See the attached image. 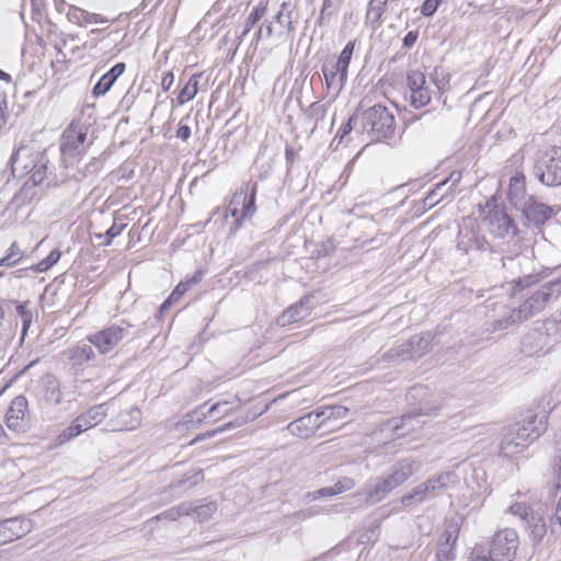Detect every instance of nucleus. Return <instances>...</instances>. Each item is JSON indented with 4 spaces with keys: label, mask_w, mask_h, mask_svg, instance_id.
Wrapping results in <instances>:
<instances>
[{
    "label": "nucleus",
    "mask_w": 561,
    "mask_h": 561,
    "mask_svg": "<svg viewBox=\"0 0 561 561\" xmlns=\"http://www.w3.org/2000/svg\"><path fill=\"white\" fill-rule=\"evenodd\" d=\"M450 536L447 537L446 543L439 548V550L436 553L437 561H449L454 559V554L451 552V548H449L448 541Z\"/></svg>",
    "instance_id": "13d9d810"
},
{
    "label": "nucleus",
    "mask_w": 561,
    "mask_h": 561,
    "mask_svg": "<svg viewBox=\"0 0 561 561\" xmlns=\"http://www.w3.org/2000/svg\"><path fill=\"white\" fill-rule=\"evenodd\" d=\"M10 162L13 175L30 174L28 181H32L33 185H39L46 179L49 161L39 150L19 148L12 154Z\"/></svg>",
    "instance_id": "7ed1b4c3"
},
{
    "label": "nucleus",
    "mask_w": 561,
    "mask_h": 561,
    "mask_svg": "<svg viewBox=\"0 0 561 561\" xmlns=\"http://www.w3.org/2000/svg\"><path fill=\"white\" fill-rule=\"evenodd\" d=\"M323 414L324 422L331 419H344L348 413V409L342 405L336 407H327L321 410Z\"/></svg>",
    "instance_id": "8fccbe9b"
},
{
    "label": "nucleus",
    "mask_w": 561,
    "mask_h": 561,
    "mask_svg": "<svg viewBox=\"0 0 561 561\" xmlns=\"http://www.w3.org/2000/svg\"><path fill=\"white\" fill-rule=\"evenodd\" d=\"M110 402L95 404L79 414L69 426L62 430L54 439L53 447L61 446L78 437L89 428L100 424L107 415Z\"/></svg>",
    "instance_id": "0eeeda50"
},
{
    "label": "nucleus",
    "mask_w": 561,
    "mask_h": 561,
    "mask_svg": "<svg viewBox=\"0 0 561 561\" xmlns=\"http://www.w3.org/2000/svg\"><path fill=\"white\" fill-rule=\"evenodd\" d=\"M203 276H204V272L202 270H197L194 272V274L190 278H186L185 280H182V282L187 283V287L191 288L192 286L199 283L202 280Z\"/></svg>",
    "instance_id": "0e129e2a"
},
{
    "label": "nucleus",
    "mask_w": 561,
    "mask_h": 561,
    "mask_svg": "<svg viewBox=\"0 0 561 561\" xmlns=\"http://www.w3.org/2000/svg\"><path fill=\"white\" fill-rule=\"evenodd\" d=\"M317 514H318V512L314 511L313 508H306V510H300V511L295 512L293 514V517L300 519V520H305V519L313 517Z\"/></svg>",
    "instance_id": "680f3d73"
},
{
    "label": "nucleus",
    "mask_w": 561,
    "mask_h": 561,
    "mask_svg": "<svg viewBox=\"0 0 561 561\" xmlns=\"http://www.w3.org/2000/svg\"><path fill=\"white\" fill-rule=\"evenodd\" d=\"M419 34L416 31H410L405 34L402 41V45L405 48H411L417 41Z\"/></svg>",
    "instance_id": "052dcab7"
},
{
    "label": "nucleus",
    "mask_w": 561,
    "mask_h": 561,
    "mask_svg": "<svg viewBox=\"0 0 561 561\" xmlns=\"http://www.w3.org/2000/svg\"><path fill=\"white\" fill-rule=\"evenodd\" d=\"M267 11V3L266 2H259L257 5H255L250 14L248 15L244 28L240 34L236 36L237 45L239 46L244 37L249 34V32L253 28V26L266 14Z\"/></svg>",
    "instance_id": "e433bc0d"
},
{
    "label": "nucleus",
    "mask_w": 561,
    "mask_h": 561,
    "mask_svg": "<svg viewBox=\"0 0 561 561\" xmlns=\"http://www.w3.org/2000/svg\"><path fill=\"white\" fill-rule=\"evenodd\" d=\"M192 514V502H183L178 506L171 507L170 510L164 511L159 514L157 519H170L176 520L181 516H190Z\"/></svg>",
    "instance_id": "a19ab883"
},
{
    "label": "nucleus",
    "mask_w": 561,
    "mask_h": 561,
    "mask_svg": "<svg viewBox=\"0 0 561 561\" xmlns=\"http://www.w3.org/2000/svg\"><path fill=\"white\" fill-rule=\"evenodd\" d=\"M93 345L85 339L65 351L67 359L75 366L82 365L95 358Z\"/></svg>",
    "instance_id": "2f4dec72"
},
{
    "label": "nucleus",
    "mask_w": 561,
    "mask_h": 561,
    "mask_svg": "<svg viewBox=\"0 0 561 561\" xmlns=\"http://www.w3.org/2000/svg\"><path fill=\"white\" fill-rule=\"evenodd\" d=\"M461 180L460 172H451L450 175L440 181L435 187L427 193L423 204L425 207L432 208L443 201H450L456 192V186Z\"/></svg>",
    "instance_id": "a211bd4d"
},
{
    "label": "nucleus",
    "mask_w": 561,
    "mask_h": 561,
    "mask_svg": "<svg viewBox=\"0 0 561 561\" xmlns=\"http://www.w3.org/2000/svg\"><path fill=\"white\" fill-rule=\"evenodd\" d=\"M5 425L14 432H24L28 425V402L24 396H18L5 413Z\"/></svg>",
    "instance_id": "f3484780"
},
{
    "label": "nucleus",
    "mask_w": 561,
    "mask_h": 561,
    "mask_svg": "<svg viewBox=\"0 0 561 561\" xmlns=\"http://www.w3.org/2000/svg\"><path fill=\"white\" fill-rule=\"evenodd\" d=\"M524 213L528 221L539 226L543 225L553 215V210L550 206L540 203L534 198V196L525 203V206L519 208Z\"/></svg>",
    "instance_id": "a878e982"
},
{
    "label": "nucleus",
    "mask_w": 561,
    "mask_h": 561,
    "mask_svg": "<svg viewBox=\"0 0 561 561\" xmlns=\"http://www.w3.org/2000/svg\"><path fill=\"white\" fill-rule=\"evenodd\" d=\"M516 432L512 426H510L500 445V454L504 457H513L519 453H522L528 444L525 443V439L515 434Z\"/></svg>",
    "instance_id": "473e14b6"
},
{
    "label": "nucleus",
    "mask_w": 561,
    "mask_h": 561,
    "mask_svg": "<svg viewBox=\"0 0 561 561\" xmlns=\"http://www.w3.org/2000/svg\"><path fill=\"white\" fill-rule=\"evenodd\" d=\"M421 468V463L412 458H404L398 461L388 476L382 477L389 486L394 490L408 481Z\"/></svg>",
    "instance_id": "412c9836"
},
{
    "label": "nucleus",
    "mask_w": 561,
    "mask_h": 561,
    "mask_svg": "<svg viewBox=\"0 0 561 561\" xmlns=\"http://www.w3.org/2000/svg\"><path fill=\"white\" fill-rule=\"evenodd\" d=\"M421 468V463L412 458H404L398 461L388 476L382 477L389 486L394 490L408 481Z\"/></svg>",
    "instance_id": "4be33fe9"
},
{
    "label": "nucleus",
    "mask_w": 561,
    "mask_h": 561,
    "mask_svg": "<svg viewBox=\"0 0 561 561\" xmlns=\"http://www.w3.org/2000/svg\"><path fill=\"white\" fill-rule=\"evenodd\" d=\"M295 10V5L289 1H284L280 3L277 13L273 16V21L279 26L286 30L288 35H291L295 31L293 12Z\"/></svg>",
    "instance_id": "c9c22d12"
},
{
    "label": "nucleus",
    "mask_w": 561,
    "mask_h": 561,
    "mask_svg": "<svg viewBox=\"0 0 561 561\" xmlns=\"http://www.w3.org/2000/svg\"><path fill=\"white\" fill-rule=\"evenodd\" d=\"M187 283L180 282L171 295L169 296V302H176L188 290Z\"/></svg>",
    "instance_id": "6e6d98bb"
},
{
    "label": "nucleus",
    "mask_w": 561,
    "mask_h": 561,
    "mask_svg": "<svg viewBox=\"0 0 561 561\" xmlns=\"http://www.w3.org/2000/svg\"><path fill=\"white\" fill-rule=\"evenodd\" d=\"M201 76V73L193 75L186 84L180 90L176 98L179 105H183L195 98L198 92V79Z\"/></svg>",
    "instance_id": "58836bf2"
},
{
    "label": "nucleus",
    "mask_w": 561,
    "mask_h": 561,
    "mask_svg": "<svg viewBox=\"0 0 561 561\" xmlns=\"http://www.w3.org/2000/svg\"><path fill=\"white\" fill-rule=\"evenodd\" d=\"M457 482V474L453 471L434 474L412 489L410 493L403 495L401 503L404 506L423 503L438 496L445 490L454 486Z\"/></svg>",
    "instance_id": "39448f33"
},
{
    "label": "nucleus",
    "mask_w": 561,
    "mask_h": 561,
    "mask_svg": "<svg viewBox=\"0 0 561 561\" xmlns=\"http://www.w3.org/2000/svg\"><path fill=\"white\" fill-rule=\"evenodd\" d=\"M486 207L489 208V211L484 217V221L486 222L491 234L500 239L517 236L518 227L507 215L504 207L500 205H493L491 207L490 203L486 204Z\"/></svg>",
    "instance_id": "2eb2a0df"
},
{
    "label": "nucleus",
    "mask_w": 561,
    "mask_h": 561,
    "mask_svg": "<svg viewBox=\"0 0 561 561\" xmlns=\"http://www.w3.org/2000/svg\"><path fill=\"white\" fill-rule=\"evenodd\" d=\"M141 411L137 407L121 411L116 417L111 420L114 431H133L140 425Z\"/></svg>",
    "instance_id": "bb28decb"
},
{
    "label": "nucleus",
    "mask_w": 561,
    "mask_h": 561,
    "mask_svg": "<svg viewBox=\"0 0 561 561\" xmlns=\"http://www.w3.org/2000/svg\"><path fill=\"white\" fill-rule=\"evenodd\" d=\"M438 0H425L421 7V13L424 16H432L438 9Z\"/></svg>",
    "instance_id": "5fc2aeb1"
},
{
    "label": "nucleus",
    "mask_w": 561,
    "mask_h": 561,
    "mask_svg": "<svg viewBox=\"0 0 561 561\" xmlns=\"http://www.w3.org/2000/svg\"><path fill=\"white\" fill-rule=\"evenodd\" d=\"M508 512L520 518L525 524L530 540L537 545L547 534V525L543 517L535 512L529 505L516 502L508 507Z\"/></svg>",
    "instance_id": "f8f14e48"
},
{
    "label": "nucleus",
    "mask_w": 561,
    "mask_h": 561,
    "mask_svg": "<svg viewBox=\"0 0 561 561\" xmlns=\"http://www.w3.org/2000/svg\"><path fill=\"white\" fill-rule=\"evenodd\" d=\"M530 257L523 252V247L518 240L504 250L500 255L494 250H490L485 261L486 271L501 275L505 279H511L518 287L527 286L533 278L528 274Z\"/></svg>",
    "instance_id": "f257e3e1"
},
{
    "label": "nucleus",
    "mask_w": 561,
    "mask_h": 561,
    "mask_svg": "<svg viewBox=\"0 0 561 561\" xmlns=\"http://www.w3.org/2000/svg\"><path fill=\"white\" fill-rule=\"evenodd\" d=\"M203 479H204L203 473L201 471H197V472H194L192 476L186 474L184 479L179 480L176 483H172L170 486L179 488L181 485H184L187 481L193 480L190 483V486H192V485H195L196 483H198L199 481H202Z\"/></svg>",
    "instance_id": "864d4df0"
},
{
    "label": "nucleus",
    "mask_w": 561,
    "mask_h": 561,
    "mask_svg": "<svg viewBox=\"0 0 561 561\" xmlns=\"http://www.w3.org/2000/svg\"><path fill=\"white\" fill-rule=\"evenodd\" d=\"M256 191L257 184L254 183L250 192H248V186H245L241 187L232 195L226 209V216H231L234 219L231 228L233 232L241 227L243 220L250 219L255 214Z\"/></svg>",
    "instance_id": "1a4fd4ad"
},
{
    "label": "nucleus",
    "mask_w": 561,
    "mask_h": 561,
    "mask_svg": "<svg viewBox=\"0 0 561 561\" xmlns=\"http://www.w3.org/2000/svg\"><path fill=\"white\" fill-rule=\"evenodd\" d=\"M535 175L547 186L561 185V147L546 150L534 167Z\"/></svg>",
    "instance_id": "9d476101"
},
{
    "label": "nucleus",
    "mask_w": 561,
    "mask_h": 561,
    "mask_svg": "<svg viewBox=\"0 0 561 561\" xmlns=\"http://www.w3.org/2000/svg\"><path fill=\"white\" fill-rule=\"evenodd\" d=\"M343 0H323V4L318 19L319 25L327 24L328 18H330L333 14H336Z\"/></svg>",
    "instance_id": "79ce46f5"
},
{
    "label": "nucleus",
    "mask_w": 561,
    "mask_h": 561,
    "mask_svg": "<svg viewBox=\"0 0 561 561\" xmlns=\"http://www.w3.org/2000/svg\"><path fill=\"white\" fill-rule=\"evenodd\" d=\"M456 247L458 251L465 254H469L473 251L486 253V260L490 250H493L485 237L481 233L477 221L471 218L465 219L460 225Z\"/></svg>",
    "instance_id": "9b49d317"
},
{
    "label": "nucleus",
    "mask_w": 561,
    "mask_h": 561,
    "mask_svg": "<svg viewBox=\"0 0 561 561\" xmlns=\"http://www.w3.org/2000/svg\"><path fill=\"white\" fill-rule=\"evenodd\" d=\"M89 127L79 122H72L61 134L60 153L62 161L68 164L78 162L87 152L92 141H88Z\"/></svg>",
    "instance_id": "423d86ee"
},
{
    "label": "nucleus",
    "mask_w": 561,
    "mask_h": 561,
    "mask_svg": "<svg viewBox=\"0 0 561 561\" xmlns=\"http://www.w3.org/2000/svg\"><path fill=\"white\" fill-rule=\"evenodd\" d=\"M355 486L354 479L350 477H342L340 478L334 485L331 486H324L321 489H318L316 491L307 492L304 495V500L306 503L313 502L323 497H331L341 493H344L346 491L352 490Z\"/></svg>",
    "instance_id": "b1692460"
},
{
    "label": "nucleus",
    "mask_w": 561,
    "mask_h": 561,
    "mask_svg": "<svg viewBox=\"0 0 561 561\" xmlns=\"http://www.w3.org/2000/svg\"><path fill=\"white\" fill-rule=\"evenodd\" d=\"M321 70L327 89H333L336 93H340L347 81V70L341 68L336 61L325 62Z\"/></svg>",
    "instance_id": "393cba45"
},
{
    "label": "nucleus",
    "mask_w": 561,
    "mask_h": 561,
    "mask_svg": "<svg viewBox=\"0 0 561 561\" xmlns=\"http://www.w3.org/2000/svg\"><path fill=\"white\" fill-rule=\"evenodd\" d=\"M32 530V522L22 517L0 522V546L19 539Z\"/></svg>",
    "instance_id": "5701e85b"
},
{
    "label": "nucleus",
    "mask_w": 561,
    "mask_h": 561,
    "mask_svg": "<svg viewBox=\"0 0 561 561\" xmlns=\"http://www.w3.org/2000/svg\"><path fill=\"white\" fill-rule=\"evenodd\" d=\"M217 511V505L214 502L204 503L198 501L196 504L192 502V514L195 519L204 522L209 519L213 514Z\"/></svg>",
    "instance_id": "ea45409f"
},
{
    "label": "nucleus",
    "mask_w": 561,
    "mask_h": 561,
    "mask_svg": "<svg viewBox=\"0 0 561 561\" xmlns=\"http://www.w3.org/2000/svg\"><path fill=\"white\" fill-rule=\"evenodd\" d=\"M274 28H273V22L272 21H265L259 30L254 33V41L255 43H259L263 38H268L273 35Z\"/></svg>",
    "instance_id": "603ef678"
},
{
    "label": "nucleus",
    "mask_w": 561,
    "mask_h": 561,
    "mask_svg": "<svg viewBox=\"0 0 561 561\" xmlns=\"http://www.w3.org/2000/svg\"><path fill=\"white\" fill-rule=\"evenodd\" d=\"M386 0H370L366 11V22L371 25L374 30L380 26L381 18L386 10Z\"/></svg>",
    "instance_id": "4c0bfd02"
},
{
    "label": "nucleus",
    "mask_w": 561,
    "mask_h": 561,
    "mask_svg": "<svg viewBox=\"0 0 561 561\" xmlns=\"http://www.w3.org/2000/svg\"><path fill=\"white\" fill-rule=\"evenodd\" d=\"M356 118L354 116H351L350 119L341 127V129L337 133V136L342 140L346 135H348L353 128V122Z\"/></svg>",
    "instance_id": "e2e57ef3"
},
{
    "label": "nucleus",
    "mask_w": 561,
    "mask_h": 561,
    "mask_svg": "<svg viewBox=\"0 0 561 561\" xmlns=\"http://www.w3.org/2000/svg\"><path fill=\"white\" fill-rule=\"evenodd\" d=\"M392 489L389 486V483L382 478L378 477L373 481H369L365 485V503L368 505H374L382 501Z\"/></svg>",
    "instance_id": "7c9ffc66"
},
{
    "label": "nucleus",
    "mask_w": 561,
    "mask_h": 561,
    "mask_svg": "<svg viewBox=\"0 0 561 561\" xmlns=\"http://www.w3.org/2000/svg\"><path fill=\"white\" fill-rule=\"evenodd\" d=\"M227 401H221L209 407L207 414L210 417L219 419L226 414H228L230 408Z\"/></svg>",
    "instance_id": "3c124183"
},
{
    "label": "nucleus",
    "mask_w": 561,
    "mask_h": 561,
    "mask_svg": "<svg viewBox=\"0 0 561 561\" xmlns=\"http://www.w3.org/2000/svg\"><path fill=\"white\" fill-rule=\"evenodd\" d=\"M67 18L70 22L84 25V24H99L108 22L107 19L103 18L98 13H91L75 5H69L67 11Z\"/></svg>",
    "instance_id": "f704fd0d"
},
{
    "label": "nucleus",
    "mask_w": 561,
    "mask_h": 561,
    "mask_svg": "<svg viewBox=\"0 0 561 561\" xmlns=\"http://www.w3.org/2000/svg\"><path fill=\"white\" fill-rule=\"evenodd\" d=\"M9 118V102L4 95L0 96V129L5 126Z\"/></svg>",
    "instance_id": "4d7b16f0"
},
{
    "label": "nucleus",
    "mask_w": 561,
    "mask_h": 561,
    "mask_svg": "<svg viewBox=\"0 0 561 561\" xmlns=\"http://www.w3.org/2000/svg\"><path fill=\"white\" fill-rule=\"evenodd\" d=\"M518 546L519 537L515 529H501L492 538L489 557L494 561H514Z\"/></svg>",
    "instance_id": "ddd939ff"
},
{
    "label": "nucleus",
    "mask_w": 561,
    "mask_h": 561,
    "mask_svg": "<svg viewBox=\"0 0 561 561\" xmlns=\"http://www.w3.org/2000/svg\"><path fill=\"white\" fill-rule=\"evenodd\" d=\"M134 325L130 322L121 319L105 325L100 331L90 333L87 336V340L101 355H105L116 348L122 342L134 339Z\"/></svg>",
    "instance_id": "20e7f679"
},
{
    "label": "nucleus",
    "mask_w": 561,
    "mask_h": 561,
    "mask_svg": "<svg viewBox=\"0 0 561 561\" xmlns=\"http://www.w3.org/2000/svg\"><path fill=\"white\" fill-rule=\"evenodd\" d=\"M7 255H10V259L19 263L23 257V251L20 249L16 242H13L7 250Z\"/></svg>",
    "instance_id": "bf43d9fd"
},
{
    "label": "nucleus",
    "mask_w": 561,
    "mask_h": 561,
    "mask_svg": "<svg viewBox=\"0 0 561 561\" xmlns=\"http://www.w3.org/2000/svg\"><path fill=\"white\" fill-rule=\"evenodd\" d=\"M434 336L430 332L414 335L409 341L390 348L387 355L389 358L400 360H415L430 352Z\"/></svg>",
    "instance_id": "4468645a"
},
{
    "label": "nucleus",
    "mask_w": 561,
    "mask_h": 561,
    "mask_svg": "<svg viewBox=\"0 0 561 561\" xmlns=\"http://www.w3.org/2000/svg\"><path fill=\"white\" fill-rule=\"evenodd\" d=\"M60 256L61 252L59 250H53L45 259L31 268L37 273L46 272L59 261Z\"/></svg>",
    "instance_id": "37998d69"
},
{
    "label": "nucleus",
    "mask_w": 561,
    "mask_h": 561,
    "mask_svg": "<svg viewBox=\"0 0 561 561\" xmlns=\"http://www.w3.org/2000/svg\"><path fill=\"white\" fill-rule=\"evenodd\" d=\"M507 196L516 209L525 206V203L533 196L526 194L525 175L516 173L510 180Z\"/></svg>",
    "instance_id": "cd10ccee"
},
{
    "label": "nucleus",
    "mask_w": 561,
    "mask_h": 561,
    "mask_svg": "<svg viewBox=\"0 0 561 561\" xmlns=\"http://www.w3.org/2000/svg\"><path fill=\"white\" fill-rule=\"evenodd\" d=\"M41 400L48 407H57L62 402L60 382L55 376L44 377Z\"/></svg>",
    "instance_id": "c85d7f7f"
},
{
    "label": "nucleus",
    "mask_w": 561,
    "mask_h": 561,
    "mask_svg": "<svg viewBox=\"0 0 561 561\" xmlns=\"http://www.w3.org/2000/svg\"><path fill=\"white\" fill-rule=\"evenodd\" d=\"M424 415H426V413L422 411L411 412L400 419L389 421L388 426L391 428L396 437H407L420 431L424 426L425 422L421 420Z\"/></svg>",
    "instance_id": "aec40b11"
},
{
    "label": "nucleus",
    "mask_w": 561,
    "mask_h": 561,
    "mask_svg": "<svg viewBox=\"0 0 561 561\" xmlns=\"http://www.w3.org/2000/svg\"><path fill=\"white\" fill-rule=\"evenodd\" d=\"M431 101V93L425 87L410 93V103L414 108H422Z\"/></svg>",
    "instance_id": "c03bdc74"
},
{
    "label": "nucleus",
    "mask_w": 561,
    "mask_h": 561,
    "mask_svg": "<svg viewBox=\"0 0 561 561\" xmlns=\"http://www.w3.org/2000/svg\"><path fill=\"white\" fill-rule=\"evenodd\" d=\"M548 413L546 411L539 414H530L522 422H517L512 427L520 438L525 439L528 445L538 439L547 430Z\"/></svg>",
    "instance_id": "dca6fc26"
},
{
    "label": "nucleus",
    "mask_w": 561,
    "mask_h": 561,
    "mask_svg": "<svg viewBox=\"0 0 561 561\" xmlns=\"http://www.w3.org/2000/svg\"><path fill=\"white\" fill-rule=\"evenodd\" d=\"M553 473L558 478V482L556 484V488H557L558 491H560L561 490V456L554 461Z\"/></svg>",
    "instance_id": "774afa93"
},
{
    "label": "nucleus",
    "mask_w": 561,
    "mask_h": 561,
    "mask_svg": "<svg viewBox=\"0 0 561 561\" xmlns=\"http://www.w3.org/2000/svg\"><path fill=\"white\" fill-rule=\"evenodd\" d=\"M176 137L186 141L191 137V128L187 125H180L176 131Z\"/></svg>",
    "instance_id": "338daca9"
},
{
    "label": "nucleus",
    "mask_w": 561,
    "mask_h": 561,
    "mask_svg": "<svg viewBox=\"0 0 561 561\" xmlns=\"http://www.w3.org/2000/svg\"><path fill=\"white\" fill-rule=\"evenodd\" d=\"M173 82H174V75L171 71L164 73V76L162 77V80H161V87H162L163 91H169L170 88L172 87Z\"/></svg>",
    "instance_id": "69168bd1"
},
{
    "label": "nucleus",
    "mask_w": 561,
    "mask_h": 561,
    "mask_svg": "<svg viewBox=\"0 0 561 561\" xmlns=\"http://www.w3.org/2000/svg\"><path fill=\"white\" fill-rule=\"evenodd\" d=\"M126 65L124 62H117L106 73H104L100 80L95 83L92 90V94L95 98L105 95L116 80L124 73Z\"/></svg>",
    "instance_id": "c756f323"
},
{
    "label": "nucleus",
    "mask_w": 561,
    "mask_h": 561,
    "mask_svg": "<svg viewBox=\"0 0 561 561\" xmlns=\"http://www.w3.org/2000/svg\"><path fill=\"white\" fill-rule=\"evenodd\" d=\"M407 84L410 93L425 88V76L419 70H410L407 75Z\"/></svg>",
    "instance_id": "a18cd8bd"
},
{
    "label": "nucleus",
    "mask_w": 561,
    "mask_h": 561,
    "mask_svg": "<svg viewBox=\"0 0 561 561\" xmlns=\"http://www.w3.org/2000/svg\"><path fill=\"white\" fill-rule=\"evenodd\" d=\"M557 286L558 284L554 283H549L541 286L540 289L528 297L517 309H512L507 317L496 320L493 323V330H505L511 324L526 321L530 317L543 310L552 298L558 297V295H554Z\"/></svg>",
    "instance_id": "f03ea898"
},
{
    "label": "nucleus",
    "mask_w": 561,
    "mask_h": 561,
    "mask_svg": "<svg viewBox=\"0 0 561 561\" xmlns=\"http://www.w3.org/2000/svg\"><path fill=\"white\" fill-rule=\"evenodd\" d=\"M125 227V224L113 222V225L106 230L104 234H98L96 237L99 239H104V241H102L103 245H110L113 239L124 231Z\"/></svg>",
    "instance_id": "de8ad7c7"
},
{
    "label": "nucleus",
    "mask_w": 561,
    "mask_h": 561,
    "mask_svg": "<svg viewBox=\"0 0 561 561\" xmlns=\"http://www.w3.org/2000/svg\"><path fill=\"white\" fill-rule=\"evenodd\" d=\"M362 119L363 129L370 135L371 140L387 139L394 134V116L381 104L367 108L363 113Z\"/></svg>",
    "instance_id": "6e6552de"
},
{
    "label": "nucleus",
    "mask_w": 561,
    "mask_h": 561,
    "mask_svg": "<svg viewBox=\"0 0 561 561\" xmlns=\"http://www.w3.org/2000/svg\"><path fill=\"white\" fill-rule=\"evenodd\" d=\"M323 414L321 411L307 413L299 419L290 422L287 426L288 431L302 438L310 437L323 423Z\"/></svg>",
    "instance_id": "6ab92c4d"
},
{
    "label": "nucleus",
    "mask_w": 561,
    "mask_h": 561,
    "mask_svg": "<svg viewBox=\"0 0 561 561\" xmlns=\"http://www.w3.org/2000/svg\"><path fill=\"white\" fill-rule=\"evenodd\" d=\"M354 48H355V42L354 41H350L345 45V47L341 51L340 56L335 60L340 65L341 68H344L345 70H348V66H350V62H351V59H352V56H353V53H354Z\"/></svg>",
    "instance_id": "09e8293b"
},
{
    "label": "nucleus",
    "mask_w": 561,
    "mask_h": 561,
    "mask_svg": "<svg viewBox=\"0 0 561 561\" xmlns=\"http://www.w3.org/2000/svg\"><path fill=\"white\" fill-rule=\"evenodd\" d=\"M309 302L310 298L308 296L302 297L297 304L291 305L283 312L279 322L286 325L302 320L310 313Z\"/></svg>",
    "instance_id": "72a5a7b5"
},
{
    "label": "nucleus",
    "mask_w": 561,
    "mask_h": 561,
    "mask_svg": "<svg viewBox=\"0 0 561 561\" xmlns=\"http://www.w3.org/2000/svg\"><path fill=\"white\" fill-rule=\"evenodd\" d=\"M432 80L436 85L437 90L444 92L449 85L450 75L445 71L442 67H436L432 75Z\"/></svg>",
    "instance_id": "49530a36"
}]
</instances>
